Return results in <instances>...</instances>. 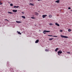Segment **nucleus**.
I'll return each mask as SVG.
<instances>
[{"label": "nucleus", "instance_id": "1", "mask_svg": "<svg viewBox=\"0 0 72 72\" xmlns=\"http://www.w3.org/2000/svg\"><path fill=\"white\" fill-rule=\"evenodd\" d=\"M61 37L62 38H65V39H68V37L67 36H64V35H61Z\"/></svg>", "mask_w": 72, "mask_h": 72}, {"label": "nucleus", "instance_id": "2", "mask_svg": "<svg viewBox=\"0 0 72 72\" xmlns=\"http://www.w3.org/2000/svg\"><path fill=\"white\" fill-rule=\"evenodd\" d=\"M58 54H61L62 53V51H59L58 52Z\"/></svg>", "mask_w": 72, "mask_h": 72}, {"label": "nucleus", "instance_id": "3", "mask_svg": "<svg viewBox=\"0 0 72 72\" xmlns=\"http://www.w3.org/2000/svg\"><path fill=\"white\" fill-rule=\"evenodd\" d=\"M47 16V15H42V17L43 18H44L45 17H46Z\"/></svg>", "mask_w": 72, "mask_h": 72}, {"label": "nucleus", "instance_id": "4", "mask_svg": "<svg viewBox=\"0 0 72 72\" xmlns=\"http://www.w3.org/2000/svg\"><path fill=\"white\" fill-rule=\"evenodd\" d=\"M55 25H56V26H60V25H59V24H58L57 23H55Z\"/></svg>", "mask_w": 72, "mask_h": 72}, {"label": "nucleus", "instance_id": "5", "mask_svg": "<svg viewBox=\"0 0 72 72\" xmlns=\"http://www.w3.org/2000/svg\"><path fill=\"white\" fill-rule=\"evenodd\" d=\"M12 11H13V12L16 13V12H17V10H12Z\"/></svg>", "mask_w": 72, "mask_h": 72}, {"label": "nucleus", "instance_id": "6", "mask_svg": "<svg viewBox=\"0 0 72 72\" xmlns=\"http://www.w3.org/2000/svg\"><path fill=\"white\" fill-rule=\"evenodd\" d=\"M59 1H60V0H57L56 1H55V3H59Z\"/></svg>", "mask_w": 72, "mask_h": 72}, {"label": "nucleus", "instance_id": "7", "mask_svg": "<svg viewBox=\"0 0 72 72\" xmlns=\"http://www.w3.org/2000/svg\"><path fill=\"white\" fill-rule=\"evenodd\" d=\"M43 32H50V31H46V30H44L43 31Z\"/></svg>", "mask_w": 72, "mask_h": 72}, {"label": "nucleus", "instance_id": "8", "mask_svg": "<svg viewBox=\"0 0 72 72\" xmlns=\"http://www.w3.org/2000/svg\"><path fill=\"white\" fill-rule=\"evenodd\" d=\"M16 22L17 23H22V22H21V21H16Z\"/></svg>", "mask_w": 72, "mask_h": 72}, {"label": "nucleus", "instance_id": "9", "mask_svg": "<svg viewBox=\"0 0 72 72\" xmlns=\"http://www.w3.org/2000/svg\"><path fill=\"white\" fill-rule=\"evenodd\" d=\"M39 41V40H37L35 41V43H38Z\"/></svg>", "mask_w": 72, "mask_h": 72}, {"label": "nucleus", "instance_id": "10", "mask_svg": "<svg viewBox=\"0 0 72 72\" xmlns=\"http://www.w3.org/2000/svg\"><path fill=\"white\" fill-rule=\"evenodd\" d=\"M49 18H51V17H52V15H49Z\"/></svg>", "mask_w": 72, "mask_h": 72}, {"label": "nucleus", "instance_id": "11", "mask_svg": "<svg viewBox=\"0 0 72 72\" xmlns=\"http://www.w3.org/2000/svg\"><path fill=\"white\" fill-rule=\"evenodd\" d=\"M22 18L24 19H25L26 18V17H25V16H22Z\"/></svg>", "mask_w": 72, "mask_h": 72}, {"label": "nucleus", "instance_id": "12", "mask_svg": "<svg viewBox=\"0 0 72 72\" xmlns=\"http://www.w3.org/2000/svg\"><path fill=\"white\" fill-rule=\"evenodd\" d=\"M35 14L37 15H39V14L37 12H35Z\"/></svg>", "mask_w": 72, "mask_h": 72}, {"label": "nucleus", "instance_id": "13", "mask_svg": "<svg viewBox=\"0 0 72 72\" xmlns=\"http://www.w3.org/2000/svg\"><path fill=\"white\" fill-rule=\"evenodd\" d=\"M17 32L18 34H19V35H21V34H22V33H20V32H19L17 31Z\"/></svg>", "mask_w": 72, "mask_h": 72}, {"label": "nucleus", "instance_id": "14", "mask_svg": "<svg viewBox=\"0 0 72 72\" xmlns=\"http://www.w3.org/2000/svg\"><path fill=\"white\" fill-rule=\"evenodd\" d=\"M58 48H57L55 50V51H58Z\"/></svg>", "mask_w": 72, "mask_h": 72}, {"label": "nucleus", "instance_id": "15", "mask_svg": "<svg viewBox=\"0 0 72 72\" xmlns=\"http://www.w3.org/2000/svg\"><path fill=\"white\" fill-rule=\"evenodd\" d=\"M8 13L9 14H13V13L11 12H8Z\"/></svg>", "mask_w": 72, "mask_h": 72}, {"label": "nucleus", "instance_id": "16", "mask_svg": "<svg viewBox=\"0 0 72 72\" xmlns=\"http://www.w3.org/2000/svg\"><path fill=\"white\" fill-rule=\"evenodd\" d=\"M53 39V38H50L49 39V40H50V41L51 40H52Z\"/></svg>", "mask_w": 72, "mask_h": 72}, {"label": "nucleus", "instance_id": "17", "mask_svg": "<svg viewBox=\"0 0 72 72\" xmlns=\"http://www.w3.org/2000/svg\"><path fill=\"white\" fill-rule=\"evenodd\" d=\"M30 5H32V6H33L34 5L32 3H30Z\"/></svg>", "mask_w": 72, "mask_h": 72}, {"label": "nucleus", "instance_id": "18", "mask_svg": "<svg viewBox=\"0 0 72 72\" xmlns=\"http://www.w3.org/2000/svg\"><path fill=\"white\" fill-rule=\"evenodd\" d=\"M68 31L69 32H71V30L70 29H68Z\"/></svg>", "mask_w": 72, "mask_h": 72}, {"label": "nucleus", "instance_id": "19", "mask_svg": "<svg viewBox=\"0 0 72 72\" xmlns=\"http://www.w3.org/2000/svg\"><path fill=\"white\" fill-rule=\"evenodd\" d=\"M49 25H50V26H53V24L51 23H50L49 24Z\"/></svg>", "mask_w": 72, "mask_h": 72}, {"label": "nucleus", "instance_id": "20", "mask_svg": "<svg viewBox=\"0 0 72 72\" xmlns=\"http://www.w3.org/2000/svg\"><path fill=\"white\" fill-rule=\"evenodd\" d=\"M45 51H49V50H48L47 49H46V50H45Z\"/></svg>", "mask_w": 72, "mask_h": 72}, {"label": "nucleus", "instance_id": "21", "mask_svg": "<svg viewBox=\"0 0 72 72\" xmlns=\"http://www.w3.org/2000/svg\"><path fill=\"white\" fill-rule=\"evenodd\" d=\"M48 36H50V37L52 36V37H53V35H48Z\"/></svg>", "mask_w": 72, "mask_h": 72}, {"label": "nucleus", "instance_id": "22", "mask_svg": "<svg viewBox=\"0 0 72 72\" xmlns=\"http://www.w3.org/2000/svg\"><path fill=\"white\" fill-rule=\"evenodd\" d=\"M13 4H10V6H13Z\"/></svg>", "mask_w": 72, "mask_h": 72}, {"label": "nucleus", "instance_id": "23", "mask_svg": "<svg viewBox=\"0 0 72 72\" xmlns=\"http://www.w3.org/2000/svg\"><path fill=\"white\" fill-rule=\"evenodd\" d=\"M31 18H32V19H35V18L33 17H31Z\"/></svg>", "mask_w": 72, "mask_h": 72}, {"label": "nucleus", "instance_id": "24", "mask_svg": "<svg viewBox=\"0 0 72 72\" xmlns=\"http://www.w3.org/2000/svg\"><path fill=\"white\" fill-rule=\"evenodd\" d=\"M67 53L68 54H70V52H67Z\"/></svg>", "mask_w": 72, "mask_h": 72}, {"label": "nucleus", "instance_id": "25", "mask_svg": "<svg viewBox=\"0 0 72 72\" xmlns=\"http://www.w3.org/2000/svg\"><path fill=\"white\" fill-rule=\"evenodd\" d=\"M52 37H58L57 36H53Z\"/></svg>", "mask_w": 72, "mask_h": 72}, {"label": "nucleus", "instance_id": "26", "mask_svg": "<svg viewBox=\"0 0 72 72\" xmlns=\"http://www.w3.org/2000/svg\"><path fill=\"white\" fill-rule=\"evenodd\" d=\"M2 4H3V3L0 2V5H2Z\"/></svg>", "mask_w": 72, "mask_h": 72}, {"label": "nucleus", "instance_id": "27", "mask_svg": "<svg viewBox=\"0 0 72 72\" xmlns=\"http://www.w3.org/2000/svg\"><path fill=\"white\" fill-rule=\"evenodd\" d=\"M16 8H19V6H16Z\"/></svg>", "mask_w": 72, "mask_h": 72}, {"label": "nucleus", "instance_id": "28", "mask_svg": "<svg viewBox=\"0 0 72 72\" xmlns=\"http://www.w3.org/2000/svg\"><path fill=\"white\" fill-rule=\"evenodd\" d=\"M43 32V33H44V34H45V33H46V32Z\"/></svg>", "mask_w": 72, "mask_h": 72}, {"label": "nucleus", "instance_id": "29", "mask_svg": "<svg viewBox=\"0 0 72 72\" xmlns=\"http://www.w3.org/2000/svg\"><path fill=\"white\" fill-rule=\"evenodd\" d=\"M68 9H71V8L70 7H68Z\"/></svg>", "mask_w": 72, "mask_h": 72}, {"label": "nucleus", "instance_id": "30", "mask_svg": "<svg viewBox=\"0 0 72 72\" xmlns=\"http://www.w3.org/2000/svg\"><path fill=\"white\" fill-rule=\"evenodd\" d=\"M60 32H62L63 30H60Z\"/></svg>", "mask_w": 72, "mask_h": 72}, {"label": "nucleus", "instance_id": "31", "mask_svg": "<svg viewBox=\"0 0 72 72\" xmlns=\"http://www.w3.org/2000/svg\"><path fill=\"white\" fill-rule=\"evenodd\" d=\"M16 6H14V8H16Z\"/></svg>", "mask_w": 72, "mask_h": 72}, {"label": "nucleus", "instance_id": "32", "mask_svg": "<svg viewBox=\"0 0 72 72\" xmlns=\"http://www.w3.org/2000/svg\"><path fill=\"white\" fill-rule=\"evenodd\" d=\"M37 0L38 1H40V0Z\"/></svg>", "mask_w": 72, "mask_h": 72}, {"label": "nucleus", "instance_id": "33", "mask_svg": "<svg viewBox=\"0 0 72 72\" xmlns=\"http://www.w3.org/2000/svg\"><path fill=\"white\" fill-rule=\"evenodd\" d=\"M22 14H24V12H22Z\"/></svg>", "mask_w": 72, "mask_h": 72}, {"label": "nucleus", "instance_id": "34", "mask_svg": "<svg viewBox=\"0 0 72 72\" xmlns=\"http://www.w3.org/2000/svg\"><path fill=\"white\" fill-rule=\"evenodd\" d=\"M5 20V21H8V20H7V19H6Z\"/></svg>", "mask_w": 72, "mask_h": 72}, {"label": "nucleus", "instance_id": "35", "mask_svg": "<svg viewBox=\"0 0 72 72\" xmlns=\"http://www.w3.org/2000/svg\"><path fill=\"white\" fill-rule=\"evenodd\" d=\"M58 55H59V54H58Z\"/></svg>", "mask_w": 72, "mask_h": 72}, {"label": "nucleus", "instance_id": "36", "mask_svg": "<svg viewBox=\"0 0 72 72\" xmlns=\"http://www.w3.org/2000/svg\"><path fill=\"white\" fill-rule=\"evenodd\" d=\"M7 21H9V20H7Z\"/></svg>", "mask_w": 72, "mask_h": 72}, {"label": "nucleus", "instance_id": "37", "mask_svg": "<svg viewBox=\"0 0 72 72\" xmlns=\"http://www.w3.org/2000/svg\"><path fill=\"white\" fill-rule=\"evenodd\" d=\"M36 25H35V26H36Z\"/></svg>", "mask_w": 72, "mask_h": 72}, {"label": "nucleus", "instance_id": "38", "mask_svg": "<svg viewBox=\"0 0 72 72\" xmlns=\"http://www.w3.org/2000/svg\"><path fill=\"white\" fill-rule=\"evenodd\" d=\"M71 12H72V10H71Z\"/></svg>", "mask_w": 72, "mask_h": 72}, {"label": "nucleus", "instance_id": "39", "mask_svg": "<svg viewBox=\"0 0 72 72\" xmlns=\"http://www.w3.org/2000/svg\"><path fill=\"white\" fill-rule=\"evenodd\" d=\"M39 12H40V11H38Z\"/></svg>", "mask_w": 72, "mask_h": 72}]
</instances>
